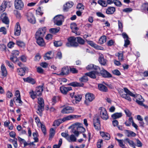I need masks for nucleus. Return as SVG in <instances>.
Here are the masks:
<instances>
[{
	"instance_id": "14",
	"label": "nucleus",
	"mask_w": 148,
	"mask_h": 148,
	"mask_svg": "<svg viewBox=\"0 0 148 148\" xmlns=\"http://www.w3.org/2000/svg\"><path fill=\"white\" fill-rule=\"evenodd\" d=\"M99 71L95 70L94 71H92L89 72H88L85 73V75L89 77L92 79H95L96 78V75L99 76V74H97V73H99Z\"/></svg>"
},
{
	"instance_id": "42",
	"label": "nucleus",
	"mask_w": 148,
	"mask_h": 148,
	"mask_svg": "<svg viewBox=\"0 0 148 148\" xmlns=\"http://www.w3.org/2000/svg\"><path fill=\"white\" fill-rule=\"evenodd\" d=\"M77 39V43L81 45H83L85 43V40L80 37H77L76 38Z\"/></svg>"
},
{
	"instance_id": "63",
	"label": "nucleus",
	"mask_w": 148,
	"mask_h": 148,
	"mask_svg": "<svg viewBox=\"0 0 148 148\" xmlns=\"http://www.w3.org/2000/svg\"><path fill=\"white\" fill-rule=\"evenodd\" d=\"M62 58V53L60 51H58L56 55V58H58L59 59H61Z\"/></svg>"
},
{
	"instance_id": "36",
	"label": "nucleus",
	"mask_w": 148,
	"mask_h": 148,
	"mask_svg": "<svg viewBox=\"0 0 148 148\" xmlns=\"http://www.w3.org/2000/svg\"><path fill=\"white\" fill-rule=\"evenodd\" d=\"M63 122L64 121H63L62 119H58V120H55L54 121L53 126H55L56 125L57 126H59L60 124L63 123Z\"/></svg>"
},
{
	"instance_id": "31",
	"label": "nucleus",
	"mask_w": 148,
	"mask_h": 148,
	"mask_svg": "<svg viewBox=\"0 0 148 148\" xmlns=\"http://www.w3.org/2000/svg\"><path fill=\"white\" fill-rule=\"evenodd\" d=\"M60 99V97L58 96H53L52 99V105L54 106L56 103L59 101Z\"/></svg>"
},
{
	"instance_id": "37",
	"label": "nucleus",
	"mask_w": 148,
	"mask_h": 148,
	"mask_svg": "<svg viewBox=\"0 0 148 148\" xmlns=\"http://www.w3.org/2000/svg\"><path fill=\"white\" fill-rule=\"evenodd\" d=\"M106 36L105 35L100 37L99 40V43L100 44H102L106 42Z\"/></svg>"
},
{
	"instance_id": "38",
	"label": "nucleus",
	"mask_w": 148,
	"mask_h": 148,
	"mask_svg": "<svg viewBox=\"0 0 148 148\" xmlns=\"http://www.w3.org/2000/svg\"><path fill=\"white\" fill-rule=\"evenodd\" d=\"M122 116L121 113H115L111 115V117L114 119L119 118Z\"/></svg>"
},
{
	"instance_id": "23",
	"label": "nucleus",
	"mask_w": 148,
	"mask_h": 148,
	"mask_svg": "<svg viewBox=\"0 0 148 148\" xmlns=\"http://www.w3.org/2000/svg\"><path fill=\"white\" fill-rule=\"evenodd\" d=\"M98 89L101 91L103 92H107L108 91L107 88L102 84H99L98 85Z\"/></svg>"
},
{
	"instance_id": "1",
	"label": "nucleus",
	"mask_w": 148,
	"mask_h": 148,
	"mask_svg": "<svg viewBox=\"0 0 148 148\" xmlns=\"http://www.w3.org/2000/svg\"><path fill=\"white\" fill-rule=\"evenodd\" d=\"M46 31V27H42L38 29L35 35L36 42L40 47L44 46L45 45L43 38L45 34Z\"/></svg>"
},
{
	"instance_id": "12",
	"label": "nucleus",
	"mask_w": 148,
	"mask_h": 148,
	"mask_svg": "<svg viewBox=\"0 0 148 148\" xmlns=\"http://www.w3.org/2000/svg\"><path fill=\"white\" fill-rule=\"evenodd\" d=\"M74 108L72 107L67 106L64 107L61 111L63 114H67L73 113L74 111Z\"/></svg>"
},
{
	"instance_id": "19",
	"label": "nucleus",
	"mask_w": 148,
	"mask_h": 148,
	"mask_svg": "<svg viewBox=\"0 0 148 148\" xmlns=\"http://www.w3.org/2000/svg\"><path fill=\"white\" fill-rule=\"evenodd\" d=\"M74 4L73 3L72 1L67 2L64 5L63 10L64 12L68 11V9L71 8Z\"/></svg>"
},
{
	"instance_id": "45",
	"label": "nucleus",
	"mask_w": 148,
	"mask_h": 148,
	"mask_svg": "<svg viewBox=\"0 0 148 148\" xmlns=\"http://www.w3.org/2000/svg\"><path fill=\"white\" fill-rule=\"evenodd\" d=\"M129 122H127V121H125L124 123V124L127 126H130L131 125V123H133L134 122L133 118L132 116L130 117L128 119Z\"/></svg>"
},
{
	"instance_id": "13",
	"label": "nucleus",
	"mask_w": 148,
	"mask_h": 148,
	"mask_svg": "<svg viewBox=\"0 0 148 148\" xmlns=\"http://www.w3.org/2000/svg\"><path fill=\"white\" fill-rule=\"evenodd\" d=\"M69 69L68 66H65L62 68L61 71L59 73H55L54 74L58 76H64L68 75L69 73Z\"/></svg>"
},
{
	"instance_id": "43",
	"label": "nucleus",
	"mask_w": 148,
	"mask_h": 148,
	"mask_svg": "<svg viewBox=\"0 0 148 148\" xmlns=\"http://www.w3.org/2000/svg\"><path fill=\"white\" fill-rule=\"evenodd\" d=\"M55 133V131L53 128H51L50 130L49 135V140L50 138L52 139L54 136Z\"/></svg>"
},
{
	"instance_id": "54",
	"label": "nucleus",
	"mask_w": 148,
	"mask_h": 148,
	"mask_svg": "<svg viewBox=\"0 0 148 148\" xmlns=\"http://www.w3.org/2000/svg\"><path fill=\"white\" fill-rule=\"evenodd\" d=\"M112 73L114 75L119 76L121 75L120 71L118 69H115L112 71Z\"/></svg>"
},
{
	"instance_id": "4",
	"label": "nucleus",
	"mask_w": 148,
	"mask_h": 148,
	"mask_svg": "<svg viewBox=\"0 0 148 148\" xmlns=\"http://www.w3.org/2000/svg\"><path fill=\"white\" fill-rule=\"evenodd\" d=\"M76 38L74 36H71L67 38V42L66 43V46L69 47L76 48L79 45L76 41Z\"/></svg>"
},
{
	"instance_id": "57",
	"label": "nucleus",
	"mask_w": 148,
	"mask_h": 148,
	"mask_svg": "<svg viewBox=\"0 0 148 148\" xmlns=\"http://www.w3.org/2000/svg\"><path fill=\"white\" fill-rule=\"evenodd\" d=\"M28 20L30 23L33 24L35 23L36 20L34 17L32 16L31 18L29 17Z\"/></svg>"
},
{
	"instance_id": "60",
	"label": "nucleus",
	"mask_w": 148,
	"mask_h": 148,
	"mask_svg": "<svg viewBox=\"0 0 148 148\" xmlns=\"http://www.w3.org/2000/svg\"><path fill=\"white\" fill-rule=\"evenodd\" d=\"M61 135L63 137L65 138L69 141V135L68 134L65 132H62L61 134Z\"/></svg>"
},
{
	"instance_id": "9",
	"label": "nucleus",
	"mask_w": 148,
	"mask_h": 148,
	"mask_svg": "<svg viewBox=\"0 0 148 148\" xmlns=\"http://www.w3.org/2000/svg\"><path fill=\"white\" fill-rule=\"evenodd\" d=\"M99 110H100V115L101 118L103 120H107L109 117L105 108L101 107L99 108Z\"/></svg>"
},
{
	"instance_id": "17",
	"label": "nucleus",
	"mask_w": 148,
	"mask_h": 148,
	"mask_svg": "<svg viewBox=\"0 0 148 148\" xmlns=\"http://www.w3.org/2000/svg\"><path fill=\"white\" fill-rule=\"evenodd\" d=\"M72 90L71 87H66L62 86L60 88V90L61 92L64 95H66L68 92Z\"/></svg>"
},
{
	"instance_id": "18",
	"label": "nucleus",
	"mask_w": 148,
	"mask_h": 148,
	"mask_svg": "<svg viewBox=\"0 0 148 148\" xmlns=\"http://www.w3.org/2000/svg\"><path fill=\"white\" fill-rule=\"evenodd\" d=\"M23 80L25 82L28 83L32 85L35 84L36 82L35 79L32 78L30 76L25 78H23Z\"/></svg>"
},
{
	"instance_id": "28",
	"label": "nucleus",
	"mask_w": 148,
	"mask_h": 148,
	"mask_svg": "<svg viewBox=\"0 0 148 148\" xmlns=\"http://www.w3.org/2000/svg\"><path fill=\"white\" fill-rule=\"evenodd\" d=\"M78 116L77 115H70L64 117L62 119L63 120V121L64 122L66 121L77 118H78Z\"/></svg>"
},
{
	"instance_id": "59",
	"label": "nucleus",
	"mask_w": 148,
	"mask_h": 148,
	"mask_svg": "<svg viewBox=\"0 0 148 148\" xmlns=\"http://www.w3.org/2000/svg\"><path fill=\"white\" fill-rule=\"evenodd\" d=\"M41 58V56L39 53H37L34 57V60L35 61H39Z\"/></svg>"
},
{
	"instance_id": "20",
	"label": "nucleus",
	"mask_w": 148,
	"mask_h": 148,
	"mask_svg": "<svg viewBox=\"0 0 148 148\" xmlns=\"http://www.w3.org/2000/svg\"><path fill=\"white\" fill-rule=\"evenodd\" d=\"M119 93L122 98H124L129 101H131V98L128 94L123 93V89L119 91Z\"/></svg>"
},
{
	"instance_id": "10",
	"label": "nucleus",
	"mask_w": 148,
	"mask_h": 148,
	"mask_svg": "<svg viewBox=\"0 0 148 148\" xmlns=\"http://www.w3.org/2000/svg\"><path fill=\"white\" fill-rule=\"evenodd\" d=\"M19 52L17 50H14L12 51L11 55L10 56V59L13 62L15 63L18 61L17 57L18 56Z\"/></svg>"
},
{
	"instance_id": "30",
	"label": "nucleus",
	"mask_w": 148,
	"mask_h": 148,
	"mask_svg": "<svg viewBox=\"0 0 148 148\" xmlns=\"http://www.w3.org/2000/svg\"><path fill=\"white\" fill-rule=\"evenodd\" d=\"M1 75L3 77H6L7 75V71L4 65L3 64L1 65Z\"/></svg>"
},
{
	"instance_id": "46",
	"label": "nucleus",
	"mask_w": 148,
	"mask_h": 148,
	"mask_svg": "<svg viewBox=\"0 0 148 148\" xmlns=\"http://www.w3.org/2000/svg\"><path fill=\"white\" fill-rule=\"evenodd\" d=\"M38 133L37 132H33V136L34 137V142H38Z\"/></svg>"
},
{
	"instance_id": "8",
	"label": "nucleus",
	"mask_w": 148,
	"mask_h": 148,
	"mask_svg": "<svg viewBox=\"0 0 148 148\" xmlns=\"http://www.w3.org/2000/svg\"><path fill=\"white\" fill-rule=\"evenodd\" d=\"M97 74H99V76L101 75L104 78H109L112 77V75L110 73L103 68L101 70V69L100 68V71H99V73H97Z\"/></svg>"
},
{
	"instance_id": "16",
	"label": "nucleus",
	"mask_w": 148,
	"mask_h": 148,
	"mask_svg": "<svg viewBox=\"0 0 148 148\" xmlns=\"http://www.w3.org/2000/svg\"><path fill=\"white\" fill-rule=\"evenodd\" d=\"M21 27L19 22H17L15 25L14 29V35L16 36H19L21 33Z\"/></svg>"
},
{
	"instance_id": "64",
	"label": "nucleus",
	"mask_w": 148,
	"mask_h": 148,
	"mask_svg": "<svg viewBox=\"0 0 148 148\" xmlns=\"http://www.w3.org/2000/svg\"><path fill=\"white\" fill-rule=\"evenodd\" d=\"M96 15L98 17L104 18L106 17L102 13L100 12H97L96 13Z\"/></svg>"
},
{
	"instance_id": "34",
	"label": "nucleus",
	"mask_w": 148,
	"mask_h": 148,
	"mask_svg": "<svg viewBox=\"0 0 148 148\" xmlns=\"http://www.w3.org/2000/svg\"><path fill=\"white\" fill-rule=\"evenodd\" d=\"M1 16H3V18L2 19L3 22L6 24H9V20L8 17L6 16V14H3Z\"/></svg>"
},
{
	"instance_id": "7",
	"label": "nucleus",
	"mask_w": 148,
	"mask_h": 148,
	"mask_svg": "<svg viewBox=\"0 0 148 148\" xmlns=\"http://www.w3.org/2000/svg\"><path fill=\"white\" fill-rule=\"evenodd\" d=\"M95 98V95L92 93H87L85 95L84 104L88 106L89 105V102L92 101Z\"/></svg>"
},
{
	"instance_id": "2",
	"label": "nucleus",
	"mask_w": 148,
	"mask_h": 148,
	"mask_svg": "<svg viewBox=\"0 0 148 148\" xmlns=\"http://www.w3.org/2000/svg\"><path fill=\"white\" fill-rule=\"evenodd\" d=\"M79 80L82 83L74 82L67 84L66 85L70 86L73 87H83L84 84L82 82L86 83L88 81V79L87 76L85 75L79 78Z\"/></svg>"
},
{
	"instance_id": "3",
	"label": "nucleus",
	"mask_w": 148,
	"mask_h": 148,
	"mask_svg": "<svg viewBox=\"0 0 148 148\" xmlns=\"http://www.w3.org/2000/svg\"><path fill=\"white\" fill-rule=\"evenodd\" d=\"M38 106L36 112L40 116H42V112L44 110V100L41 97L38 98Z\"/></svg>"
},
{
	"instance_id": "5",
	"label": "nucleus",
	"mask_w": 148,
	"mask_h": 148,
	"mask_svg": "<svg viewBox=\"0 0 148 148\" xmlns=\"http://www.w3.org/2000/svg\"><path fill=\"white\" fill-rule=\"evenodd\" d=\"M71 127H72L73 128V130L74 129H76V130H78L80 133H84L86 131L85 128L83 127V125L79 123H76L69 127V128Z\"/></svg>"
},
{
	"instance_id": "49",
	"label": "nucleus",
	"mask_w": 148,
	"mask_h": 148,
	"mask_svg": "<svg viewBox=\"0 0 148 148\" xmlns=\"http://www.w3.org/2000/svg\"><path fill=\"white\" fill-rule=\"evenodd\" d=\"M62 143V139L60 138L58 142V145H54L53 146V148H60Z\"/></svg>"
},
{
	"instance_id": "15",
	"label": "nucleus",
	"mask_w": 148,
	"mask_h": 148,
	"mask_svg": "<svg viewBox=\"0 0 148 148\" xmlns=\"http://www.w3.org/2000/svg\"><path fill=\"white\" fill-rule=\"evenodd\" d=\"M44 84H42L41 86H39L36 88L35 92L37 95V96L40 97L42 96V92L43 91Z\"/></svg>"
},
{
	"instance_id": "55",
	"label": "nucleus",
	"mask_w": 148,
	"mask_h": 148,
	"mask_svg": "<svg viewBox=\"0 0 148 148\" xmlns=\"http://www.w3.org/2000/svg\"><path fill=\"white\" fill-rule=\"evenodd\" d=\"M77 8L80 11H82L84 9L83 5L81 3H78L77 5Z\"/></svg>"
},
{
	"instance_id": "27",
	"label": "nucleus",
	"mask_w": 148,
	"mask_h": 148,
	"mask_svg": "<svg viewBox=\"0 0 148 148\" xmlns=\"http://www.w3.org/2000/svg\"><path fill=\"white\" fill-rule=\"evenodd\" d=\"M115 10L116 9L115 7H110L106 10V13L108 14H112L114 13Z\"/></svg>"
},
{
	"instance_id": "11",
	"label": "nucleus",
	"mask_w": 148,
	"mask_h": 148,
	"mask_svg": "<svg viewBox=\"0 0 148 148\" xmlns=\"http://www.w3.org/2000/svg\"><path fill=\"white\" fill-rule=\"evenodd\" d=\"M14 7L16 9L22 10L24 7V3L22 0H15Z\"/></svg>"
},
{
	"instance_id": "41",
	"label": "nucleus",
	"mask_w": 148,
	"mask_h": 148,
	"mask_svg": "<svg viewBox=\"0 0 148 148\" xmlns=\"http://www.w3.org/2000/svg\"><path fill=\"white\" fill-rule=\"evenodd\" d=\"M29 94L31 97L33 99H34L36 98L37 96V95L35 92V91H34L33 90H31L29 92Z\"/></svg>"
},
{
	"instance_id": "44",
	"label": "nucleus",
	"mask_w": 148,
	"mask_h": 148,
	"mask_svg": "<svg viewBox=\"0 0 148 148\" xmlns=\"http://www.w3.org/2000/svg\"><path fill=\"white\" fill-rule=\"evenodd\" d=\"M52 52L51 51H49L45 53V55L44 56V59L45 60H49L51 59V57L49 56H48V55H51L52 53Z\"/></svg>"
},
{
	"instance_id": "6",
	"label": "nucleus",
	"mask_w": 148,
	"mask_h": 148,
	"mask_svg": "<svg viewBox=\"0 0 148 148\" xmlns=\"http://www.w3.org/2000/svg\"><path fill=\"white\" fill-rule=\"evenodd\" d=\"M93 126L95 129L97 131L101 130L100 121L98 116H96L93 118Z\"/></svg>"
},
{
	"instance_id": "56",
	"label": "nucleus",
	"mask_w": 148,
	"mask_h": 148,
	"mask_svg": "<svg viewBox=\"0 0 148 148\" xmlns=\"http://www.w3.org/2000/svg\"><path fill=\"white\" fill-rule=\"evenodd\" d=\"M101 144H103V140L101 139H99L98 140L97 144V147L98 148H101Z\"/></svg>"
},
{
	"instance_id": "32",
	"label": "nucleus",
	"mask_w": 148,
	"mask_h": 148,
	"mask_svg": "<svg viewBox=\"0 0 148 148\" xmlns=\"http://www.w3.org/2000/svg\"><path fill=\"white\" fill-rule=\"evenodd\" d=\"M82 95L79 93H76L74 96V98L76 101L79 102L82 99Z\"/></svg>"
},
{
	"instance_id": "40",
	"label": "nucleus",
	"mask_w": 148,
	"mask_h": 148,
	"mask_svg": "<svg viewBox=\"0 0 148 148\" xmlns=\"http://www.w3.org/2000/svg\"><path fill=\"white\" fill-rule=\"evenodd\" d=\"M123 52H118L117 54H115V56L118 57L119 61H122L123 60Z\"/></svg>"
},
{
	"instance_id": "35",
	"label": "nucleus",
	"mask_w": 148,
	"mask_h": 148,
	"mask_svg": "<svg viewBox=\"0 0 148 148\" xmlns=\"http://www.w3.org/2000/svg\"><path fill=\"white\" fill-rule=\"evenodd\" d=\"M60 29V28L59 27L56 28H51L49 29V32L51 34H55L59 31Z\"/></svg>"
},
{
	"instance_id": "39",
	"label": "nucleus",
	"mask_w": 148,
	"mask_h": 148,
	"mask_svg": "<svg viewBox=\"0 0 148 148\" xmlns=\"http://www.w3.org/2000/svg\"><path fill=\"white\" fill-rule=\"evenodd\" d=\"M115 139L118 141L119 146L122 148H127L125 145L123 143V140H119L116 138H115Z\"/></svg>"
},
{
	"instance_id": "62",
	"label": "nucleus",
	"mask_w": 148,
	"mask_h": 148,
	"mask_svg": "<svg viewBox=\"0 0 148 148\" xmlns=\"http://www.w3.org/2000/svg\"><path fill=\"white\" fill-rule=\"evenodd\" d=\"M5 63L10 68H11L12 69H14V66L13 64L10 63L9 61L8 60L6 61Z\"/></svg>"
},
{
	"instance_id": "47",
	"label": "nucleus",
	"mask_w": 148,
	"mask_h": 148,
	"mask_svg": "<svg viewBox=\"0 0 148 148\" xmlns=\"http://www.w3.org/2000/svg\"><path fill=\"white\" fill-rule=\"evenodd\" d=\"M98 3L103 7H106L107 5V3L105 1L103 0H99Z\"/></svg>"
},
{
	"instance_id": "26",
	"label": "nucleus",
	"mask_w": 148,
	"mask_h": 148,
	"mask_svg": "<svg viewBox=\"0 0 148 148\" xmlns=\"http://www.w3.org/2000/svg\"><path fill=\"white\" fill-rule=\"evenodd\" d=\"M100 134L103 138L105 140H108L110 138V134L108 133L102 132H100Z\"/></svg>"
},
{
	"instance_id": "29",
	"label": "nucleus",
	"mask_w": 148,
	"mask_h": 148,
	"mask_svg": "<svg viewBox=\"0 0 148 148\" xmlns=\"http://www.w3.org/2000/svg\"><path fill=\"white\" fill-rule=\"evenodd\" d=\"M26 69L27 67L18 68L17 72L18 75L21 76H24L25 74V71H26Z\"/></svg>"
},
{
	"instance_id": "61",
	"label": "nucleus",
	"mask_w": 148,
	"mask_h": 148,
	"mask_svg": "<svg viewBox=\"0 0 148 148\" xmlns=\"http://www.w3.org/2000/svg\"><path fill=\"white\" fill-rule=\"evenodd\" d=\"M0 32H2L3 34L5 35L7 34V30L5 27H1L0 28Z\"/></svg>"
},
{
	"instance_id": "51",
	"label": "nucleus",
	"mask_w": 148,
	"mask_h": 148,
	"mask_svg": "<svg viewBox=\"0 0 148 148\" xmlns=\"http://www.w3.org/2000/svg\"><path fill=\"white\" fill-rule=\"evenodd\" d=\"M113 3L118 7H121L122 5L121 3L119 0H114Z\"/></svg>"
},
{
	"instance_id": "21",
	"label": "nucleus",
	"mask_w": 148,
	"mask_h": 148,
	"mask_svg": "<svg viewBox=\"0 0 148 148\" xmlns=\"http://www.w3.org/2000/svg\"><path fill=\"white\" fill-rule=\"evenodd\" d=\"M70 27L72 30V32L75 33H77V31L79 29V28L77 27V25L75 23H71Z\"/></svg>"
},
{
	"instance_id": "33",
	"label": "nucleus",
	"mask_w": 148,
	"mask_h": 148,
	"mask_svg": "<svg viewBox=\"0 0 148 148\" xmlns=\"http://www.w3.org/2000/svg\"><path fill=\"white\" fill-rule=\"evenodd\" d=\"M7 8L6 4V1H3L0 6V12H3L5 11Z\"/></svg>"
},
{
	"instance_id": "50",
	"label": "nucleus",
	"mask_w": 148,
	"mask_h": 148,
	"mask_svg": "<svg viewBox=\"0 0 148 148\" xmlns=\"http://www.w3.org/2000/svg\"><path fill=\"white\" fill-rule=\"evenodd\" d=\"M87 43L91 46L95 48L97 45L95 44L91 40H86Z\"/></svg>"
},
{
	"instance_id": "48",
	"label": "nucleus",
	"mask_w": 148,
	"mask_h": 148,
	"mask_svg": "<svg viewBox=\"0 0 148 148\" xmlns=\"http://www.w3.org/2000/svg\"><path fill=\"white\" fill-rule=\"evenodd\" d=\"M127 136L128 137H130V136L132 137H135L136 136V134L134 132L130 131L127 130Z\"/></svg>"
},
{
	"instance_id": "22",
	"label": "nucleus",
	"mask_w": 148,
	"mask_h": 148,
	"mask_svg": "<svg viewBox=\"0 0 148 148\" xmlns=\"http://www.w3.org/2000/svg\"><path fill=\"white\" fill-rule=\"evenodd\" d=\"M98 61L103 66L105 65L107 62V60L104 58L102 54H101L99 55Z\"/></svg>"
},
{
	"instance_id": "25",
	"label": "nucleus",
	"mask_w": 148,
	"mask_h": 148,
	"mask_svg": "<svg viewBox=\"0 0 148 148\" xmlns=\"http://www.w3.org/2000/svg\"><path fill=\"white\" fill-rule=\"evenodd\" d=\"M86 68L88 70H97L99 71L100 69L99 67L92 64L88 65L86 67Z\"/></svg>"
},
{
	"instance_id": "52",
	"label": "nucleus",
	"mask_w": 148,
	"mask_h": 148,
	"mask_svg": "<svg viewBox=\"0 0 148 148\" xmlns=\"http://www.w3.org/2000/svg\"><path fill=\"white\" fill-rule=\"evenodd\" d=\"M16 44L17 45L21 47H24L25 46V43L20 40H17L16 41Z\"/></svg>"
},
{
	"instance_id": "53",
	"label": "nucleus",
	"mask_w": 148,
	"mask_h": 148,
	"mask_svg": "<svg viewBox=\"0 0 148 148\" xmlns=\"http://www.w3.org/2000/svg\"><path fill=\"white\" fill-rule=\"evenodd\" d=\"M53 43L54 46L56 47L61 46L62 45V43L61 41H55Z\"/></svg>"
},
{
	"instance_id": "24",
	"label": "nucleus",
	"mask_w": 148,
	"mask_h": 148,
	"mask_svg": "<svg viewBox=\"0 0 148 148\" xmlns=\"http://www.w3.org/2000/svg\"><path fill=\"white\" fill-rule=\"evenodd\" d=\"M124 143L126 144L128 143L129 145L133 148H135L136 144L132 140H130L129 138H127L124 139Z\"/></svg>"
},
{
	"instance_id": "58",
	"label": "nucleus",
	"mask_w": 148,
	"mask_h": 148,
	"mask_svg": "<svg viewBox=\"0 0 148 148\" xmlns=\"http://www.w3.org/2000/svg\"><path fill=\"white\" fill-rule=\"evenodd\" d=\"M118 23L119 29L121 32H123V24L119 20L118 21Z\"/></svg>"
}]
</instances>
